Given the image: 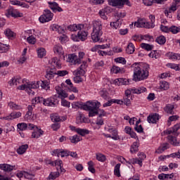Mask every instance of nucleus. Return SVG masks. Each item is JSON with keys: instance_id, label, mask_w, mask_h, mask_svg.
Here are the masks:
<instances>
[{"instance_id": "obj_53", "label": "nucleus", "mask_w": 180, "mask_h": 180, "mask_svg": "<svg viewBox=\"0 0 180 180\" xmlns=\"http://www.w3.org/2000/svg\"><path fill=\"white\" fill-rule=\"evenodd\" d=\"M149 19H150V29H153V27H155V25H154V23L155 22V16L150 15Z\"/></svg>"}, {"instance_id": "obj_60", "label": "nucleus", "mask_w": 180, "mask_h": 180, "mask_svg": "<svg viewBox=\"0 0 180 180\" xmlns=\"http://www.w3.org/2000/svg\"><path fill=\"white\" fill-rule=\"evenodd\" d=\"M19 81H20V79L19 78H13L11 79L8 83L10 84V85H18V84H19Z\"/></svg>"}, {"instance_id": "obj_30", "label": "nucleus", "mask_w": 180, "mask_h": 180, "mask_svg": "<svg viewBox=\"0 0 180 180\" xmlns=\"http://www.w3.org/2000/svg\"><path fill=\"white\" fill-rule=\"evenodd\" d=\"M66 84L69 85L70 91L72 92H75V94H78V89H77V87H74V84H72V82H71V79H68L65 81Z\"/></svg>"}, {"instance_id": "obj_3", "label": "nucleus", "mask_w": 180, "mask_h": 180, "mask_svg": "<svg viewBox=\"0 0 180 180\" xmlns=\"http://www.w3.org/2000/svg\"><path fill=\"white\" fill-rule=\"evenodd\" d=\"M102 34H103L102 32V22L101 21H94L93 24V32L91 33V39L94 43L99 41Z\"/></svg>"}, {"instance_id": "obj_19", "label": "nucleus", "mask_w": 180, "mask_h": 180, "mask_svg": "<svg viewBox=\"0 0 180 180\" xmlns=\"http://www.w3.org/2000/svg\"><path fill=\"white\" fill-rule=\"evenodd\" d=\"M76 123H77V124H79L81 123H88V120L86 119V117H85V115H84V114L79 112L76 118Z\"/></svg>"}, {"instance_id": "obj_28", "label": "nucleus", "mask_w": 180, "mask_h": 180, "mask_svg": "<svg viewBox=\"0 0 180 180\" xmlns=\"http://www.w3.org/2000/svg\"><path fill=\"white\" fill-rule=\"evenodd\" d=\"M167 139L169 140V141L170 142L171 144H172L173 146H180V142L179 141H176V138L174 136H172L171 135H169L167 136Z\"/></svg>"}, {"instance_id": "obj_25", "label": "nucleus", "mask_w": 180, "mask_h": 180, "mask_svg": "<svg viewBox=\"0 0 180 180\" xmlns=\"http://www.w3.org/2000/svg\"><path fill=\"white\" fill-rule=\"evenodd\" d=\"M174 178V174H164L162 173L158 175V179L161 180L172 179Z\"/></svg>"}, {"instance_id": "obj_42", "label": "nucleus", "mask_w": 180, "mask_h": 180, "mask_svg": "<svg viewBox=\"0 0 180 180\" xmlns=\"http://www.w3.org/2000/svg\"><path fill=\"white\" fill-rule=\"evenodd\" d=\"M4 34L7 37H8V39H11V37H15V32L11 30V29H6Z\"/></svg>"}, {"instance_id": "obj_12", "label": "nucleus", "mask_w": 180, "mask_h": 180, "mask_svg": "<svg viewBox=\"0 0 180 180\" xmlns=\"http://www.w3.org/2000/svg\"><path fill=\"white\" fill-rule=\"evenodd\" d=\"M110 12V7H105L101 10L99 11L98 15H100L101 19H103L104 20H106L108 19V15Z\"/></svg>"}, {"instance_id": "obj_50", "label": "nucleus", "mask_w": 180, "mask_h": 180, "mask_svg": "<svg viewBox=\"0 0 180 180\" xmlns=\"http://www.w3.org/2000/svg\"><path fill=\"white\" fill-rule=\"evenodd\" d=\"M48 4L49 5V8L53 11V12H56V8H57L58 4H57L56 1H49Z\"/></svg>"}, {"instance_id": "obj_8", "label": "nucleus", "mask_w": 180, "mask_h": 180, "mask_svg": "<svg viewBox=\"0 0 180 180\" xmlns=\"http://www.w3.org/2000/svg\"><path fill=\"white\" fill-rule=\"evenodd\" d=\"M134 26L137 27H145V29H151L150 27V22H147L145 18H139L134 22Z\"/></svg>"}, {"instance_id": "obj_48", "label": "nucleus", "mask_w": 180, "mask_h": 180, "mask_svg": "<svg viewBox=\"0 0 180 180\" xmlns=\"http://www.w3.org/2000/svg\"><path fill=\"white\" fill-rule=\"evenodd\" d=\"M32 102H33L32 103L33 105H36V103H44V98L43 97L38 96V97L35 98L32 101Z\"/></svg>"}, {"instance_id": "obj_32", "label": "nucleus", "mask_w": 180, "mask_h": 180, "mask_svg": "<svg viewBox=\"0 0 180 180\" xmlns=\"http://www.w3.org/2000/svg\"><path fill=\"white\" fill-rule=\"evenodd\" d=\"M175 108V106L172 104H168L165 108V110L167 113H169V115H174V109Z\"/></svg>"}, {"instance_id": "obj_40", "label": "nucleus", "mask_w": 180, "mask_h": 180, "mask_svg": "<svg viewBox=\"0 0 180 180\" xmlns=\"http://www.w3.org/2000/svg\"><path fill=\"white\" fill-rule=\"evenodd\" d=\"M37 54L39 58H43L46 56V49L44 48H40L37 50Z\"/></svg>"}, {"instance_id": "obj_27", "label": "nucleus", "mask_w": 180, "mask_h": 180, "mask_svg": "<svg viewBox=\"0 0 180 180\" xmlns=\"http://www.w3.org/2000/svg\"><path fill=\"white\" fill-rule=\"evenodd\" d=\"M70 140V143H72L73 144H77V143H79L82 140V138L78 135H74L72 136H70L69 138Z\"/></svg>"}, {"instance_id": "obj_17", "label": "nucleus", "mask_w": 180, "mask_h": 180, "mask_svg": "<svg viewBox=\"0 0 180 180\" xmlns=\"http://www.w3.org/2000/svg\"><path fill=\"white\" fill-rule=\"evenodd\" d=\"M147 120L148 123H157V121L160 120V115L155 113L151 115H148Z\"/></svg>"}, {"instance_id": "obj_16", "label": "nucleus", "mask_w": 180, "mask_h": 180, "mask_svg": "<svg viewBox=\"0 0 180 180\" xmlns=\"http://www.w3.org/2000/svg\"><path fill=\"white\" fill-rule=\"evenodd\" d=\"M55 75H57L56 68H51L50 70H46L45 77L46 78V79L50 80L53 79Z\"/></svg>"}, {"instance_id": "obj_2", "label": "nucleus", "mask_w": 180, "mask_h": 180, "mask_svg": "<svg viewBox=\"0 0 180 180\" xmlns=\"http://www.w3.org/2000/svg\"><path fill=\"white\" fill-rule=\"evenodd\" d=\"M40 86L43 88V89H49L50 88V86L49 85L48 82H40L38 81L37 82H31V83H27L25 84H22L18 86V89L20 91H26L29 95H34V91L32 89H37V88H39Z\"/></svg>"}, {"instance_id": "obj_26", "label": "nucleus", "mask_w": 180, "mask_h": 180, "mask_svg": "<svg viewBox=\"0 0 180 180\" xmlns=\"http://www.w3.org/2000/svg\"><path fill=\"white\" fill-rule=\"evenodd\" d=\"M58 176H60V172L57 170V172H51L46 179L54 180L56 179V178H58Z\"/></svg>"}, {"instance_id": "obj_22", "label": "nucleus", "mask_w": 180, "mask_h": 180, "mask_svg": "<svg viewBox=\"0 0 180 180\" xmlns=\"http://www.w3.org/2000/svg\"><path fill=\"white\" fill-rule=\"evenodd\" d=\"M139 147H140V143L137 141L134 142L131 146L130 153L131 154H136L139 151Z\"/></svg>"}, {"instance_id": "obj_43", "label": "nucleus", "mask_w": 180, "mask_h": 180, "mask_svg": "<svg viewBox=\"0 0 180 180\" xmlns=\"http://www.w3.org/2000/svg\"><path fill=\"white\" fill-rule=\"evenodd\" d=\"M96 160H98V161H100L101 162H104V161H106V156H105V155L101 154V153H98L96 155Z\"/></svg>"}, {"instance_id": "obj_31", "label": "nucleus", "mask_w": 180, "mask_h": 180, "mask_svg": "<svg viewBox=\"0 0 180 180\" xmlns=\"http://www.w3.org/2000/svg\"><path fill=\"white\" fill-rule=\"evenodd\" d=\"M135 51L134 44L133 43H129L126 49V53L127 54H133Z\"/></svg>"}, {"instance_id": "obj_33", "label": "nucleus", "mask_w": 180, "mask_h": 180, "mask_svg": "<svg viewBox=\"0 0 180 180\" xmlns=\"http://www.w3.org/2000/svg\"><path fill=\"white\" fill-rule=\"evenodd\" d=\"M77 134H79L80 136H82L84 137V136H86V134H89V130L85 129L77 128Z\"/></svg>"}, {"instance_id": "obj_13", "label": "nucleus", "mask_w": 180, "mask_h": 180, "mask_svg": "<svg viewBox=\"0 0 180 180\" xmlns=\"http://www.w3.org/2000/svg\"><path fill=\"white\" fill-rule=\"evenodd\" d=\"M22 116V112H13L10 114V115L4 117V120H13V119H18Z\"/></svg>"}, {"instance_id": "obj_6", "label": "nucleus", "mask_w": 180, "mask_h": 180, "mask_svg": "<svg viewBox=\"0 0 180 180\" xmlns=\"http://www.w3.org/2000/svg\"><path fill=\"white\" fill-rule=\"evenodd\" d=\"M59 101L57 100V95L53 96V97H50L48 98H44V103L45 106H51L54 108L58 105Z\"/></svg>"}, {"instance_id": "obj_63", "label": "nucleus", "mask_w": 180, "mask_h": 180, "mask_svg": "<svg viewBox=\"0 0 180 180\" xmlns=\"http://www.w3.org/2000/svg\"><path fill=\"white\" fill-rule=\"evenodd\" d=\"M27 41L30 43V44H34L36 43V38L31 35L27 38Z\"/></svg>"}, {"instance_id": "obj_9", "label": "nucleus", "mask_w": 180, "mask_h": 180, "mask_svg": "<svg viewBox=\"0 0 180 180\" xmlns=\"http://www.w3.org/2000/svg\"><path fill=\"white\" fill-rule=\"evenodd\" d=\"M48 164H50L53 167L55 165L58 172L60 171V172H63V174L65 172V169L63 168V160H56L55 162L49 160Z\"/></svg>"}, {"instance_id": "obj_55", "label": "nucleus", "mask_w": 180, "mask_h": 180, "mask_svg": "<svg viewBox=\"0 0 180 180\" xmlns=\"http://www.w3.org/2000/svg\"><path fill=\"white\" fill-rule=\"evenodd\" d=\"M160 88H162V89H164L165 91H167V89H169V84L165 81L162 82H160Z\"/></svg>"}, {"instance_id": "obj_56", "label": "nucleus", "mask_w": 180, "mask_h": 180, "mask_svg": "<svg viewBox=\"0 0 180 180\" xmlns=\"http://www.w3.org/2000/svg\"><path fill=\"white\" fill-rule=\"evenodd\" d=\"M56 75H58V77H65V75H68V71L58 70V71H56Z\"/></svg>"}, {"instance_id": "obj_24", "label": "nucleus", "mask_w": 180, "mask_h": 180, "mask_svg": "<svg viewBox=\"0 0 180 180\" xmlns=\"http://www.w3.org/2000/svg\"><path fill=\"white\" fill-rule=\"evenodd\" d=\"M108 3L111 6H120L121 8H123L122 0H108Z\"/></svg>"}, {"instance_id": "obj_36", "label": "nucleus", "mask_w": 180, "mask_h": 180, "mask_svg": "<svg viewBox=\"0 0 180 180\" xmlns=\"http://www.w3.org/2000/svg\"><path fill=\"white\" fill-rule=\"evenodd\" d=\"M54 53H56V54H58L59 56H61V54H63V46L61 45H56L53 48Z\"/></svg>"}, {"instance_id": "obj_51", "label": "nucleus", "mask_w": 180, "mask_h": 180, "mask_svg": "<svg viewBox=\"0 0 180 180\" xmlns=\"http://www.w3.org/2000/svg\"><path fill=\"white\" fill-rule=\"evenodd\" d=\"M51 120H52V122H56V123H58V122H61V118L56 114L51 115Z\"/></svg>"}, {"instance_id": "obj_10", "label": "nucleus", "mask_w": 180, "mask_h": 180, "mask_svg": "<svg viewBox=\"0 0 180 180\" xmlns=\"http://www.w3.org/2000/svg\"><path fill=\"white\" fill-rule=\"evenodd\" d=\"M68 61V63H72V64H74L75 65L77 64L79 65V64H81L79 63V59H78V56L75 55V53L69 54Z\"/></svg>"}, {"instance_id": "obj_18", "label": "nucleus", "mask_w": 180, "mask_h": 180, "mask_svg": "<svg viewBox=\"0 0 180 180\" xmlns=\"http://www.w3.org/2000/svg\"><path fill=\"white\" fill-rule=\"evenodd\" d=\"M15 168V166L8 165V164H1L0 165V169H2L5 172H11V171H13V169Z\"/></svg>"}, {"instance_id": "obj_61", "label": "nucleus", "mask_w": 180, "mask_h": 180, "mask_svg": "<svg viewBox=\"0 0 180 180\" xmlns=\"http://www.w3.org/2000/svg\"><path fill=\"white\" fill-rule=\"evenodd\" d=\"M115 63H119L120 64H123L124 65V64H126V59H124V58L122 57H120V58H116L115 59Z\"/></svg>"}, {"instance_id": "obj_57", "label": "nucleus", "mask_w": 180, "mask_h": 180, "mask_svg": "<svg viewBox=\"0 0 180 180\" xmlns=\"http://www.w3.org/2000/svg\"><path fill=\"white\" fill-rule=\"evenodd\" d=\"M176 11V6H172L169 8L165 11V15H168V13H172V12H175Z\"/></svg>"}, {"instance_id": "obj_62", "label": "nucleus", "mask_w": 180, "mask_h": 180, "mask_svg": "<svg viewBox=\"0 0 180 180\" xmlns=\"http://www.w3.org/2000/svg\"><path fill=\"white\" fill-rule=\"evenodd\" d=\"M180 129V123L179 124H175L173 127V133L174 134V136H178V134H179L178 132H176V131Z\"/></svg>"}, {"instance_id": "obj_38", "label": "nucleus", "mask_w": 180, "mask_h": 180, "mask_svg": "<svg viewBox=\"0 0 180 180\" xmlns=\"http://www.w3.org/2000/svg\"><path fill=\"white\" fill-rule=\"evenodd\" d=\"M156 43H158V44L162 45L165 44V42L167 41V39H165V37L161 35L155 39Z\"/></svg>"}, {"instance_id": "obj_34", "label": "nucleus", "mask_w": 180, "mask_h": 180, "mask_svg": "<svg viewBox=\"0 0 180 180\" xmlns=\"http://www.w3.org/2000/svg\"><path fill=\"white\" fill-rule=\"evenodd\" d=\"M141 49H143V50H146V51H151V50H153V49H154L153 45H150L146 43L141 44Z\"/></svg>"}, {"instance_id": "obj_54", "label": "nucleus", "mask_w": 180, "mask_h": 180, "mask_svg": "<svg viewBox=\"0 0 180 180\" xmlns=\"http://www.w3.org/2000/svg\"><path fill=\"white\" fill-rule=\"evenodd\" d=\"M111 72L112 74H119V72H122V69H120L119 67L117 66H112V68H111Z\"/></svg>"}, {"instance_id": "obj_1", "label": "nucleus", "mask_w": 180, "mask_h": 180, "mask_svg": "<svg viewBox=\"0 0 180 180\" xmlns=\"http://www.w3.org/2000/svg\"><path fill=\"white\" fill-rule=\"evenodd\" d=\"M131 68H134V81H143V79L148 78V70H150L148 64L135 63L131 65Z\"/></svg>"}, {"instance_id": "obj_21", "label": "nucleus", "mask_w": 180, "mask_h": 180, "mask_svg": "<svg viewBox=\"0 0 180 180\" xmlns=\"http://www.w3.org/2000/svg\"><path fill=\"white\" fill-rule=\"evenodd\" d=\"M27 148H29V145L27 144L20 146L17 149V153L19 154V155H22L26 153V150H27Z\"/></svg>"}, {"instance_id": "obj_14", "label": "nucleus", "mask_w": 180, "mask_h": 180, "mask_svg": "<svg viewBox=\"0 0 180 180\" xmlns=\"http://www.w3.org/2000/svg\"><path fill=\"white\" fill-rule=\"evenodd\" d=\"M84 27V25L82 24H74L70 25L68 27V30H70V32H77V30H83Z\"/></svg>"}, {"instance_id": "obj_52", "label": "nucleus", "mask_w": 180, "mask_h": 180, "mask_svg": "<svg viewBox=\"0 0 180 180\" xmlns=\"http://www.w3.org/2000/svg\"><path fill=\"white\" fill-rule=\"evenodd\" d=\"M179 28L175 25H172V27H169V31L172 33H173V34H176V33H179Z\"/></svg>"}, {"instance_id": "obj_11", "label": "nucleus", "mask_w": 180, "mask_h": 180, "mask_svg": "<svg viewBox=\"0 0 180 180\" xmlns=\"http://www.w3.org/2000/svg\"><path fill=\"white\" fill-rule=\"evenodd\" d=\"M53 154H55V155H57V157H68V155H70V151L61 149H56L53 150Z\"/></svg>"}, {"instance_id": "obj_7", "label": "nucleus", "mask_w": 180, "mask_h": 180, "mask_svg": "<svg viewBox=\"0 0 180 180\" xmlns=\"http://www.w3.org/2000/svg\"><path fill=\"white\" fill-rule=\"evenodd\" d=\"M6 15L7 18H11V16H12V18H22L23 13H20L18 11V10L13 9L12 7H10L8 9H7Z\"/></svg>"}, {"instance_id": "obj_37", "label": "nucleus", "mask_w": 180, "mask_h": 180, "mask_svg": "<svg viewBox=\"0 0 180 180\" xmlns=\"http://www.w3.org/2000/svg\"><path fill=\"white\" fill-rule=\"evenodd\" d=\"M51 29L53 32H58V33H64V30H63L60 25L54 24L52 25Z\"/></svg>"}, {"instance_id": "obj_46", "label": "nucleus", "mask_w": 180, "mask_h": 180, "mask_svg": "<svg viewBox=\"0 0 180 180\" xmlns=\"http://www.w3.org/2000/svg\"><path fill=\"white\" fill-rule=\"evenodd\" d=\"M114 174L116 175V176H120V163H118L115 165Z\"/></svg>"}, {"instance_id": "obj_45", "label": "nucleus", "mask_w": 180, "mask_h": 180, "mask_svg": "<svg viewBox=\"0 0 180 180\" xmlns=\"http://www.w3.org/2000/svg\"><path fill=\"white\" fill-rule=\"evenodd\" d=\"M17 127L19 129V130L23 131V130H26L27 129V124L25 122L19 123L17 124Z\"/></svg>"}, {"instance_id": "obj_49", "label": "nucleus", "mask_w": 180, "mask_h": 180, "mask_svg": "<svg viewBox=\"0 0 180 180\" xmlns=\"http://www.w3.org/2000/svg\"><path fill=\"white\" fill-rule=\"evenodd\" d=\"M9 50V45L1 44H0V53H5Z\"/></svg>"}, {"instance_id": "obj_15", "label": "nucleus", "mask_w": 180, "mask_h": 180, "mask_svg": "<svg viewBox=\"0 0 180 180\" xmlns=\"http://www.w3.org/2000/svg\"><path fill=\"white\" fill-rule=\"evenodd\" d=\"M129 83H130V79H129L118 78L114 80L115 85H118V86L129 85Z\"/></svg>"}, {"instance_id": "obj_47", "label": "nucleus", "mask_w": 180, "mask_h": 180, "mask_svg": "<svg viewBox=\"0 0 180 180\" xmlns=\"http://www.w3.org/2000/svg\"><path fill=\"white\" fill-rule=\"evenodd\" d=\"M99 94L101 98H103V99H105V101H108V99H109V96H108V93L106 90H101Z\"/></svg>"}, {"instance_id": "obj_4", "label": "nucleus", "mask_w": 180, "mask_h": 180, "mask_svg": "<svg viewBox=\"0 0 180 180\" xmlns=\"http://www.w3.org/2000/svg\"><path fill=\"white\" fill-rule=\"evenodd\" d=\"M101 108V103L98 101H87L83 106L84 110H96Z\"/></svg>"}, {"instance_id": "obj_58", "label": "nucleus", "mask_w": 180, "mask_h": 180, "mask_svg": "<svg viewBox=\"0 0 180 180\" xmlns=\"http://www.w3.org/2000/svg\"><path fill=\"white\" fill-rule=\"evenodd\" d=\"M167 148H169L168 143H163L158 150L159 153H162V151H165V150H167Z\"/></svg>"}, {"instance_id": "obj_23", "label": "nucleus", "mask_w": 180, "mask_h": 180, "mask_svg": "<svg viewBox=\"0 0 180 180\" xmlns=\"http://www.w3.org/2000/svg\"><path fill=\"white\" fill-rule=\"evenodd\" d=\"M109 133L112 134V140H119V136L117 135V129L115 128H109L108 129Z\"/></svg>"}, {"instance_id": "obj_44", "label": "nucleus", "mask_w": 180, "mask_h": 180, "mask_svg": "<svg viewBox=\"0 0 180 180\" xmlns=\"http://www.w3.org/2000/svg\"><path fill=\"white\" fill-rule=\"evenodd\" d=\"M169 60H180V54L171 53L169 55Z\"/></svg>"}, {"instance_id": "obj_59", "label": "nucleus", "mask_w": 180, "mask_h": 180, "mask_svg": "<svg viewBox=\"0 0 180 180\" xmlns=\"http://www.w3.org/2000/svg\"><path fill=\"white\" fill-rule=\"evenodd\" d=\"M130 99H131V96H124V103L126 105V106H130L131 105V101Z\"/></svg>"}, {"instance_id": "obj_35", "label": "nucleus", "mask_w": 180, "mask_h": 180, "mask_svg": "<svg viewBox=\"0 0 180 180\" xmlns=\"http://www.w3.org/2000/svg\"><path fill=\"white\" fill-rule=\"evenodd\" d=\"M110 27H112V29H117L120 26H122V20L118 19L115 22H112L110 24Z\"/></svg>"}, {"instance_id": "obj_64", "label": "nucleus", "mask_w": 180, "mask_h": 180, "mask_svg": "<svg viewBox=\"0 0 180 180\" xmlns=\"http://www.w3.org/2000/svg\"><path fill=\"white\" fill-rule=\"evenodd\" d=\"M61 98V99H64V98H68V94H66L65 91L62 90L61 92L58 94V96H57V98Z\"/></svg>"}, {"instance_id": "obj_29", "label": "nucleus", "mask_w": 180, "mask_h": 180, "mask_svg": "<svg viewBox=\"0 0 180 180\" xmlns=\"http://www.w3.org/2000/svg\"><path fill=\"white\" fill-rule=\"evenodd\" d=\"M147 91V89L146 87L141 86L139 87L138 89L133 88L132 89V94H143V92H146Z\"/></svg>"}, {"instance_id": "obj_39", "label": "nucleus", "mask_w": 180, "mask_h": 180, "mask_svg": "<svg viewBox=\"0 0 180 180\" xmlns=\"http://www.w3.org/2000/svg\"><path fill=\"white\" fill-rule=\"evenodd\" d=\"M33 110V107L32 105H28V111L25 115V119L29 120V119H32V111Z\"/></svg>"}, {"instance_id": "obj_5", "label": "nucleus", "mask_w": 180, "mask_h": 180, "mask_svg": "<svg viewBox=\"0 0 180 180\" xmlns=\"http://www.w3.org/2000/svg\"><path fill=\"white\" fill-rule=\"evenodd\" d=\"M54 14L50 10L46 9L44 11V14L39 17V20L41 23H46V22H50Z\"/></svg>"}, {"instance_id": "obj_20", "label": "nucleus", "mask_w": 180, "mask_h": 180, "mask_svg": "<svg viewBox=\"0 0 180 180\" xmlns=\"http://www.w3.org/2000/svg\"><path fill=\"white\" fill-rule=\"evenodd\" d=\"M88 34H89L88 32H85L82 30H79V31L77 33V36H79V39L82 41H85V40L88 39Z\"/></svg>"}, {"instance_id": "obj_41", "label": "nucleus", "mask_w": 180, "mask_h": 180, "mask_svg": "<svg viewBox=\"0 0 180 180\" xmlns=\"http://www.w3.org/2000/svg\"><path fill=\"white\" fill-rule=\"evenodd\" d=\"M85 104L82 103V102H74L72 103V107L73 109H77V108H80L81 109H84V105Z\"/></svg>"}]
</instances>
